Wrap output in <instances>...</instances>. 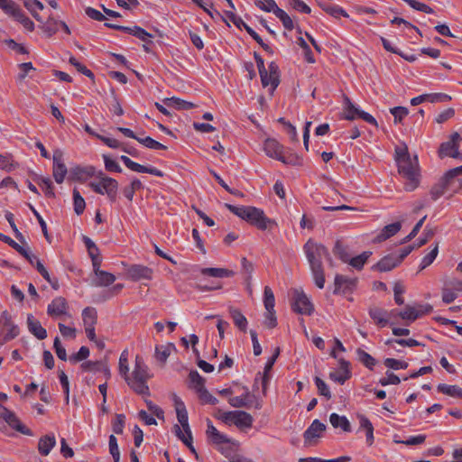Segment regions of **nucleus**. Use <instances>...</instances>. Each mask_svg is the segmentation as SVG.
<instances>
[{
    "instance_id": "1",
    "label": "nucleus",
    "mask_w": 462,
    "mask_h": 462,
    "mask_svg": "<svg viewBox=\"0 0 462 462\" xmlns=\"http://www.w3.org/2000/svg\"><path fill=\"white\" fill-rule=\"evenodd\" d=\"M395 162L398 172L404 179V189L413 191L420 184V170L416 153H411L408 146H396Z\"/></svg>"
},
{
    "instance_id": "2",
    "label": "nucleus",
    "mask_w": 462,
    "mask_h": 462,
    "mask_svg": "<svg viewBox=\"0 0 462 462\" xmlns=\"http://www.w3.org/2000/svg\"><path fill=\"white\" fill-rule=\"evenodd\" d=\"M303 251L310 264L316 286L319 289H323L326 280L322 260L329 256L328 249L323 245L310 239L304 245Z\"/></svg>"
},
{
    "instance_id": "3",
    "label": "nucleus",
    "mask_w": 462,
    "mask_h": 462,
    "mask_svg": "<svg viewBox=\"0 0 462 462\" xmlns=\"http://www.w3.org/2000/svg\"><path fill=\"white\" fill-rule=\"evenodd\" d=\"M225 207L241 219L246 221L260 230H266L276 225L274 220L267 217L263 209L252 206H234L225 204Z\"/></svg>"
},
{
    "instance_id": "4",
    "label": "nucleus",
    "mask_w": 462,
    "mask_h": 462,
    "mask_svg": "<svg viewBox=\"0 0 462 462\" xmlns=\"http://www.w3.org/2000/svg\"><path fill=\"white\" fill-rule=\"evenodd\" d=\"M206 435L208 439L226 457H229L234 454L238 447L239 442L228 438L227 435L220 432L212 423L210 420H207Z\"/></svg>"
},
{
    "instance_id": "5",
    "label": "nucleus",
    "mask_w": 462,
    "mask_h": 462,
    "mask_svg": "<svg viewBox=\"0 0 462 462\" xmlns=\"http://www.w3.org/2000/svg\"><path fill=\"white\" fill-rule=\"evenodd\" d=\"M148 379V367L143 359L136 356L134 371L131 375L128 374L125 382L136 393L149 395Z\"/></svg>"
},
{
    "instance_id": "6",
    "label": "nucleus",
    "mask_w": 462,
    "mask_h": 462,
    "mask_svg": "<svg viewBox=\"0 0 462 462\" xmlns=\"http://www.w3.org/2000/svg\"><path fill=\"white\" fill-rule=\"evenodd\" d=\"M97 181H91L89 187L92 190L100 195H106L110 202L116 200L118 182L116 180L106 176L102 171L97 175Z\"/></svg>"
},
{
    "instance_id": "7",
    "label": "nucleus",
    "mask_w": 462,
    "mask_h": 462,
    "mask_svg": "<svg viewBox=\"0 0 462 462\" xmlns=\"http://www.w3.org/2000/svg\"><path fill=\"white\" fill-rule=\"evenodd\" d=\"M258 152H263L268 157L281 161L286 164H298L300 158L295 153L284 149V146H258Z\"/></svg>"
},
{
    "instance_id": "8",
    "label": "nucleus",
    "mask_w": 462,
    "mask_h": 462,
    "mask_svg": "<svg viewBox=\"0 0 462 462\" xmlns=\"http://www.w3.org/2000/svg\"><path fill=\"white\" fill-rule=\"evenodd\" d=\"M19 328L12 321L9 312L4 310L0 314V344L14 339L19 335Z\"/></svg>"
},
{
    "instance_id": "9",
    "label": "nucleus",
    "mask_w": 462,
    "mask_h": 462,
    "mask_svg": "<svg viewBox=\"0 0 462 462\" xmlns=\"http://www.w3.org/2000/svg\"><path fill=\"white\" fill-rule=\"evenodd\" d=\"M291 308L301 315L310 316L314 312L312 302L301 289L293 290Z\"/></svg>"
},
{
    "instance_id": "10",
    "label": "nucleus",
    "mask_w": 462,
    "mask_h": 462,
    "mask_svg": "<svg viewBox=\"0 0 462 462\" xmlns=\"http://www.w3.org/2000/svg\"><path fill=\"white\" fill-rule=\"evenodd\" d=\"M0 418L5 420L11 428L17 430L18 432L32 436V432L30 429L23 425L20 420L17 418L14 412L8 410L6 407L0 404Z\"/></svg>"
},
{
    "instance_id": "11",
    "label": "nucleus",
    "mask_w": 462,
    "mask_h": 462,
    "mask_svg": "<svg viewBox=\"0 0 462 462\" xmlns=\"http://www.w3.org/2000/svg\"><path fill=\"white\" fill-rule=\"evenodd\" d=\"M260 78L262 85L264 88L270 87L271 94H273L280 83L278 65L275 62H271L267 70L260 73Z\"/></svg>"
},
{
    "instance_id": "12",
    "label": "nucleus",
    "mask_w": 462,
    "mask_h": 462,
    "mask_svg": "<svg viewBox=\"0 0 462 462\" xmlns=\"http://www.w3.org/2000/svg\"><path fill=\"white\" fill-rule=\"evenodd\" d=\"M326 429V424L322 423L318 419L314 420L303 433L305 445L312 446L316 444L318 439L322 436Z\"/></svg>"
},
{
    "instance_id": "13",
    "label": "nucleus",
    "mask_w": 462,
    "mask_h": 462,
    "mask_svg": "<svg viewBox=\"0 0 462 462\" xmlns=\"http://www.w3.org/2000/svg\"><path fill=\"white\" fill-rule=\"evenodd\" d=\"M431 310L432 307L429 304L419 305L418 307L407 305L404 310L398 313V316L401 319L407 320L409 322L408 324H410L411 322H413L421 317L423 314L429 313Z\"/></svg>"
},
{
    "instance_id": "14",
    "label": "nucleus",
    "mask_w": 462,
    "mask_h": 462,
    "mask_svg": "<svg viewBox=\"0 0 462 462\" xmlns=\"http://www.w3.org/2000/svg\"><path fill=\"white\" fill-rule=\"evenodd\" d=\"M254 402H255V409L262 408L261 402L257 401L255 396L252 394L248 389H246L242 395L234 396L228 399V403L234 408H250Z\"/></svg>"
},
{
    "instance_id": "15",
    "label": "nucleus",
    "mask_w": 462,
    "mask_h": 462,
    "mask_svg": "<svg viewBox=\"0 0 462 462\" xmlns=\"http://www.w3.org/2000/svg\"><path fill=\"white\" fill-rule=\"evenodd\" d=\"M338 369L337 371L331 372L329 374V377L331 380L344 384L346 380H348L351 375L350 370V363L344 358H338Z\"/></svg>"
},
{
    "instance_id": "16",
    "label": "nucleus",
    "mask_w": 462,
    "mask_h": 462,
    "mask_svg": "<svg viewBox=\"0 0 462 462\" xmlns=\"http://www.w3.org/2000/svg\"><path fill=\"white\" fill-rule=\"evenodd\" d=\"M67 172L68 170L63 162L62 152L56 149L53 152V177L56 182L62 183Z\"/></svg>"
},
{
    "instance_id": "17",
    "label": "nucleus",
    "mask_w": 462,
    "mask_h": 462,
    "mask_svg": "<svg viewBox=\"0 0 462 462\" xmlns=\"http://www.w3.org/2000/svg\"><path fill=\"white\" fill-rule=\"evenodd\" d=\"M69 175L73 180L85 182L96 175V168L91 165H77L70 169Z\"/></svg>"
},
{
    "instance_id": "18",
    "label": "nucleus",
    "mask_w": 462,
    "mask_h": 462,
    "mask_svg": "<svg viewBox=\"0 0 462 462\" xmlns=\"http://www.w3.org/2000/svg\"><path fill=\"white\" fill-rule=\"evenodd\" d=\"M335 294H346L352 292L356 285V280L346 276L337 274L335 277Z\"/></svg>"
},
{
    "instance_id": "19",
    "label": "nucleus",
    "mask_w": 462,
    "mask_h": 462,
    "mask_svg": "<svg viewBox=\"0 0 462 462\" xmlns=\"http://www.w3.org/2000/svg\"><path fill=\"white\" fill-rule=\"evenodd\" d=\"M153 271L152 269L141 265V264H134L129 267L127 271L128 277L134 282H139L142 280H152Z\"/></svg>"
},
{
    "instance_id": "20",
    "label": "nucleus",
    "mask_w": 462,
    "mask_h": 462,
    "mask_svg": "<svg viewBox=\"0 0 462 462\" xmlns=\"http://www.w3.org/2000/svg\"><path fill=\"white\" fill-rule=\"evenodd\" d=\"M68 303L65 298L56 297L48 305L47 313L52 318H58L67 314Z\"/></svg>"
},
{
    "instance_id": "21",
    "label": "nucleus",
    "mask_w": 462,
    "mask_h": 462,
    "mask_svg": "<svg viewBox=\"0 0 462 462\" xmlns=\"http://www.w3.org/2000/svg\"><path fill=\"white\" fill-rule=\"evenodd\" d=\"M174 405L178 421L181 425L184 432L189 433V416L184 402L178 396H174Z\"/></svg>"
},
{
    "instance_id": "22",
    "label": "nucleus",
    "mask_w": 462,
    "mask_h": 462,
    "mask_svg": "<svg viewBox=\"0 0 462 462\" xmlns=\"http://www.w3.org/2000/svg\"><path fill=\"white\" fill-rule=\"evenodd\" d=\"M398 260L395 253L390 254L383 257L373 268L380 272H389L400 264Z\"/></svg>"
},
{
    "instance_id": "23",
    "label": "nucleus",
    "mask_w": 462,
    "mask_h": 462,
    "mask_svg": "<svg viewBox=\"0 0 462 462\" xmlns=\"http://www.w3.org/2000/svg\"><path fill=\"white\" fill-rule=\"evenodd\" d=\"M27 325L29 331L38 339H44L47 337L46 329L41 325L32 314L27 316Z\"/></svg>"
},
{
    "instance_id": "24",
    "label": "nucleus",
    "mask_w": 462,
    "mask_h": 462,
    "mask_svg": "<svg viewBox=\"0 0 462 462\" xmlns=\"http://www.w3.org/2000/svg\"><path fill=\"white\" fill-rule=\"evenodd\" d=\"M452 180L449 178H447V174L445 173L438 183H436L430 189V196L433 200H437L439 199L447 190L448 186L451 184Z\"/></svg>"
},
{
    "instance_id": "25",
    "label": "nucleus",
    "mask_w": 462,
    "mask_h": 462,
    "mask_svg": "<svg viewBox=\"0 0 462 462\" xmlns=\"http://www.w3.org/2000/svg\"><path fill=\"white\" fill-rule=\"evenodd\" d=\"M56 445V439L53 434L42 437L39 439L38 450L42 456H48Z\"/></svg>"
},
{
    "instance_id": "26",
    "label": "nucleus",
    "mask_w": 462,
    "mask_h": 462,
    "mask_svg": "<svg viewBox=\"0 0 462 462\" xmlns=\"http://www.w3.org/2000/svg\"><path fill=\"white\" fill-rule=\"evenodd\" d=\"M0 240L9 245L14 250H16L20 254H22L24 258H26L32 264L33 263V260L36 258L30 254L29 251L23 246L17 244L14 240H13L10 236H7L2 233H0Z\"/></svg>"
},
{
    "instance_id": "27",
    "label": "nucleus",
    "mask_w": 462,
    "mask_h": 462,
    "mask_svg": "<svg viewBox=\"0 0 462 462\" xmlns=\"http://www.w3.org/2000/svg\"><path fill=\"white\" fill-rule=\"evenodd\" d=\"M402 227L401 222H394L385 226L381 232L376 236V242H383L387 240L388 238L396 235Z\"/></svg>"
},
{
    "instance_id": "28",
    "label": "nucleus",
    "mask_w": 462,
    "mask_h": 462,
    "mask_svg": "<svg viewBox=\"0 0 462 462\" xmlns=\"http://www.w3.org/2000/svg\"><path fill=\"white\" fill-rule=\"evenodd\" d=\"M438 154L440 159L452 158L462 162V151L459 146H439Z\"/></svg>"
},
{
    "instance_id": "29",
    "label": "nucleus",
    "mask_w": 462,
    "mask_h": 462,
    "mask_svg": "<svg viewBox=\"0 0 462 462\" xmlns=\"http://www.w3.org/2000/svg\"><path fill=\"white\" fill-rule=\"evenodd\" d=\"M279 355H280V348H276L274 353L273 354V356L267 360V362L265 364L264 371H263V378H262V386H263V393L266 392L267 384L270 380L269 374L272 371Z\"/></svg>"
},
{
    "instance_id": "30",
    "label": "nucleus",
    "mask_w": 462,
    "mask_h": 462,
    "mask_svg": "<svg viewBox=\"0 0 462 462\" xmlns=\"http://www.w3.org/2000/svg\"><path fill=\"white\" fill-rule=\"evenodd\" d=\"M359 429L365 431L366 443L368 446L373 445L374 441V426L370 420L365 415H358Z\"/></svg>"
},
{
    "instance_id": "31",
    "label": "nucleus",
    "mask_w": 462,
    "mask_h": 462,
    "mask_svg": "<svg viewBox=\"0 0 462 462\" xmlns=\"http://www.w3.org/2000/svg\"><path fill=\"white\" fill-rule=\"evenodd\" d=\"M329 422L335 429H341L344 432L351 431L350 422L346 416L333 412L329 416Z\"/></svg>"
},
{
    "instance_id": "32",
    "label": "nucleus",
    "mask_w": 462,
    "mask_h": 462,
    "mask_svg": "<svg viewBox=\"0 0 462 462\" xmlns=\"http://www.w3.org/2000/svg\"><path fill=\"white\" fill-rule=\"evenodd\" d=\"M201 273L206 276L216 278H227L233 277L235 275V272H233L232 270L215 267L203 268L201 270Z\"/></svg>"
},
{
    "instance_id": "33",
    "label": "nucleus",
    "mask_w": 462,
    "mask_h": 462,
    "mask_svg": "<svg viewBox=\"0 0 462 462\" xmlns=\"http://www.w3.org/2000/svg\"><path fill=\"white\" fill-rule=\"evenodd\" d=\"M229 314L233 319L234 324L243 332L247 329V319L245 315L238 310L233 307L229 308Z\"/></svg>"
},
{
    "instance_id": "34",
    "label": "nucleus",
    "mask_w": 462,
    "mask_h": 462,
    "mask_svg": "<svg viewBox=\"0 0 462 462\" xmlns=\"http://www.w3.org/2000/svg\"><path fill=\"white\" fill-rule=\"evenodd\" d=\"M371 319L381 328H384L388 324L386 310L374 307L369 310Z\"/></svg>"
},
{
    "instance_id": "35",
    "label": "nucleus",
    "mask_w": 462,
    "mask_h": 462,
    "mask_svg": "<svg viewBox=\"0 0 462 462\" xmlns=\"http://www.w3.org/2000/svg\"><path fill=\"white\" fill-rule=\"evenodd\" d=\"M319 5L328 14H329L335 18H339L340 16L347 18L349 16L348 14L346 13V11L339 5H330V4H327V3H319Z\"/></svg>"
},
{
    "instance_id": "36",
    "label": "nucleus",
    "mask_w": 462,
    "mask_h": 462,
    "mask_svg": "<svg viewBox=\"0 0 462 462\" xmlns=\"http://www.w3.org/2000/svg\"><path fill=\"white\" fill-rule=\"evenodd\" d=\"M23 5L38 22H42V18L39 14V11L44 8L42 2L39 0H23Z\"/></svg>"
},
{
    "instance_id": "37",
    "label": "nucleus",
    "mask_w": 462,
    "mask_h": 462,
    "mask_svg": "<svg viewBox=\"0 0 462 462\" xmlns=\"http://www.w3.org/2000/svg\"><path fill=\"white\" fill-rule=\"evenodd\" d=\"M234 425L239 429H250L253 426L254 419L251 414L244 411H238Z\"/></svg>"
},
{
    "instance_id": "38",
    "label": "nucleus",
    "mask_w": 462,
    "mask_h": 462,
    "mask_svg": "<svg viewBox=\"0 0 462 462\" xmlns=\"http://www.w3.org/2000/svg\"><path fill=\"white\" fill-rule=\"evenodd\" d=\"M344 113L345 117L348 120L357 119L361 110L356 106L347 97L344 98Z\"/></svg>"
},
{
    "instance_id": "39",
    "label": "nucleus",
    "mask_w": 462,
    "mask_h": 462,
    "mask_svg": "<svg viewBox=\"0 0 462 462\" xmlns=\"http://www.w3.org/2000/svg\"><path fill=\"white\" fill-rule=\"evenodd\" d=\"M60 22L55 18L49 16L46 22H40L42 23L41 28L47 36L55 34L60 28Z\"/></svg>"
},
{
    "instance_id": "40",
    "label": "nucleus",
    "mask_w": 462,
    "mask_h": 462,
    "mask_svg": "<svg viewBox=\"0 0 462 462\" xmlns=\"http://www.w3.org/2000/svg\"><path fill=\"white\" fill-rule=\"evenodd\" d=\"M438 391L443 394L456 397V398H462V388H460L457 385H450L446 383H439L438 385Z\"/></svg>"
},
{
    "instance_id": "41",
    "label": "nucleus",
    "mask_w": 462,
    "mask_h": 462,
    "mask_svg": "<svg viewBox=\"0 0 462 462\" xmlns=\"http://www.w3.org/2000/svg\"><path fill=\"white\" fill-rule=\"evenodd\" d=\"M175 348L173 344L159 345L155 347V357L158 361L165 363L171 351Z\"/></svg>"
},
{
    "instance_id": "42",
    "label": "nucleus",
    "mask_w": 462,
    "mask_h": 462,
    "mask_svg": "<svg viewBox=\"0 0 462 462\" xmlns=\"http://www.w3.org/2000/svg\"><path fill=\"white\" fill-rule=\"evenodd\" d=\"M357 359L369 370H373L376 365V360L367 352L361 348L356 349Z\"/></svg>"
},
{
    "instance_id": "43",
    "label": "nucleus",
    "mask_w": 462,
    "mask_h": 462,
    "mask_svg": "<svg viewBox=\"0 0 462 462\" xmlns=\"http://www.w3.org/2000/svg\"><path fill=\"white\" fill-rule=\"evenodd\" d=\"M96 276L98 278L97 285L108 286L116 281V276L110 273L100 270V267L93 269Z\"/></svg>"
},
{
    "instance_id": "44",
    "label": "nucleus",
    "mask_w": 462,
    "mask_h": 462,
    "mask_svg": "<svg viewBox=\"0 0 462 462\" xmlns=\"http://www.w3.org/2000/svg\"><path fill=\"white\" fill-rule=\"evenodd\" d=\"M165 103L178 110H189L195 106V105L191 102L185 101L179 97H171L165 100Z\"/></svg>"
},
{
    "instance_id": "45",
    "label": "nucleus",
    "mask_w": 462,
    "mask_h": 462,
    "mask_svg": "<svg viewBox=\"0 0 462 462\" xmlns=\"http://www.w3.org/2000/svg\"><path fill=\"white\" fill-rule=\"evenodd\" d=\"M371 254H372V253L370 251H365L362 254H360L359 255L355 256V257H351V255H350L347 263L352 267H354L357 270H361L364 267L366 261L368 260V258L371 256Z\"/></svg>"
},
{
    "instance_id": "46",
    "label": "nucleus",
    "mask_w": 462,
    "mask_h": 462,
    "mask_svg": "<svg viewBox=\"0 0 462 462\" xmlns=\"http://www.w3.org/2000/svg\"><path fill=\"white\" fill-rule=\"evenodd\" d=\"M105 168L110 172H121L122 169L117 162V157L112 154H103Z\"/></svg>"
},
{
    "instance_id": "47",
    "label": "nucleus",
    "mask_w": 462,
    "mask_h": 462,
    "mask_svg": "<svg viewBox=\"0 0 462 462\" xmlns=\"http://www.w3.org/2000/svg\"><path fill=\"white\" fill-rule=\"evenodd\" d=\"M105 362L104 360H98V361H86L81 364L80 367L82 371L84 372H89V373H100L101 369H105Z\"/></svg>"
},
{
    "instance_id": "48",
    "label": "nucleus",
    "mask_w": 462,
    "mask_h": 462,
    "mask_svg": "<svg viewBox=\"0 0 462 462\" xmlns=\"http://www.w3.org/2000/svg\"><path fill=\"white\" fill-rule=\"evenodd\" d=\"M84 326H95L97 319V313L95 308L87 307L82 310Z\"/></svg>"
},
{
    "instance_id": "49",
    "label": "nucleus",
    "mask_w": 462,
    "mask_h": 462,
    "mask_svg": "<svg viewBox=\"0 0 462 462\" xmlns=\"http://www.w3.org/2000/svg\"><path fill=\"white\" fill-rule=\"evenodd\" d=\"M189 386L197 392L205 387V379L199 374L198 371H191L189 374Z\"/></svg>"
},
{
    "instance_id": "50",
    "label": "nucleus",
    "mask_w": 462,
    "mask_h": 462,
    "mask_svg": "<svg viewBox=\"0 0 462 462\" xmlns=\"http://www.w3.org/2000/svg\"><path fill=\"white\" fill-rule=\"evenodd\" d=\"M333 254L344 263H347L349 260L350 254L347 247L339 240L335 243Z\"/></svg>"
},
{
    "instance_id": "51",
    "label": "nucleus",
    "mask_w": 462,
    "mask_h": 462,
    "mask_svg": "<svg viewBox=\"0 0 462 462\" xmlns=\"http://www.w3.org/2000/svg\"><path fill=\"white\" fill-rule=\"evenodd\" d=\"M18 167V163L13 158L12 154H2L0 153V169L11 171Z\"/></svg>"
},
{
    "instance_id": "52",
    "label": "nucleus",
    "mask_w": 462,
    "mask_h": 462,
    "mask_svg": "<svg viewBox=\"0 0 462 462\" xmlns=\"http://www.w3.org/2000/svg\"><path fill=\"white\" fill-rule=\"evenodd\" d=\"M13 18L19 22L25 30L29 32H32L34 30L33 22L23 14L21 8L16 12Z\"/></svg>"
},
{
    "instance_id": "53",
    "label": "nucleus",
    "mask_w": 462,
    "mask_h": 462,
    "mask_svg": "<svg viewBox=\"0 0 462 462\" xmlns=\"http://www.w3.org/2000/svg\"><path fill=\"white\" fill-rule=\"evenodd\" d=\"M438 254H439V245L436 244L434 245V247L430 250V252L428 253L421 259V262L420 264V270L421 271V270L425 269L426 267L430 266L434 262L436 257L438 256Z\"/></svg>"
},
{
    "instance_id": "54",
    "label": "nucleus",
    "mask_w": 462,
    "mask_h": 462,
    "mask_svg": "<svg viewBox=\"0 0 462 462\" xmlns=\"http://www.w3.org/2000/svg\"><path fill=\"white\" fill-rule=\"evenodd\" d=\"M255 5L263 11L273 13L274 15L276 14V10H280L274 0H256Z\"/></svg>"
},
{
    "instance_id": "55",
    "label": "nucleus",
    "mask_w": 462,
    "mask_h": 462,
    "mask_svg": "<svg viewBox=\"0 0 462 462\" xmlns=\"http://www.w3.org/2000/svg\"><path fill=\"white\" fill-rule=\"evenodd\" d=\"M129 373L128 350H124L119 357V374L126 380Z\"/></svg>"
},
{
    "instance_id": "56",
    "label": "nucleus",
    "mask_w": 462,
    "mask_h": 462,
    "mask_svg": "<svg viewBox=\"0 0 462 462\" xmlns=\"http://www.w3.org/2000/svg\"><path fill=\"white\" fill-rule=\"evenodd\" d=\"M73 204H74V211L79 216L81 215L86 208V202L80 193L77 190H73Z\"/></svg>"
},
{
    "instance_id": "57",
    "label": "nucleus",
    "mask_w": 462,
    "mask_h": 462,
    "mask_svg": "<svg viewBox=\"0 0 462 462\" xmlns=\"http://www.w3.org/2000/svg\"><path fill=\"white\" fill-rule=\"evenodd\" d=\"M390 113L393 116L394 124H402V120L408 116L409 110L404 106H394L390 108Z\"/></svg>"
},
{
    "instance_id": "58",
    "label": "nucleus",
    "mask_w": 462,
    "mask_h": 462,
    "mask_svg": "<svg viewBox=\"0 0 462 462\" xmlns=\"http://www.w3.org/2000/svg\"><path fill=\"white\" fill-rule=\"evenodd\" d=\"M275 16L282 23L285 29L292 31L294 29V23L290 15L282 9L276 10Z\"/></svg>"
},
{
    "instance_id": "59",
    "label": "nucleus",
    "mask_w": 462,
    "mask_h": 462,
    "mask_svg": "<svg viewBox=\"0 0 462 462\" xmlns=\"http://www.w3.org/2000/svg\"><path fill=\"white\" fill-rule=\"evenodd\" d=\"M263 304L266 310H274L275 298L272 289L269 286L264 287L263 291Z\"/></svg>"
},
{
    "instance_id": "60",
    "label": "nucleus",
    "mask_w": 462,
    "mask_h": 462,
    "mask_svg": "<svg viewBox=\"0 0 462 462\" xmlns=\"http://www.w3.org/2000/svg\"><path fill=\"white\" fill-rule=\"evenodd\" d=\"M0 8L8 15L14 17L20 7L13 0H0Z\"/></svg>"
},
{
    "instance_id": "61",
    "label": "nucleus",
    "mask_w": 462,
    "mask_h": 462,
    "mask_svg": "<svg viewBox=\"0 0 462 462\" xmlns=\"http://www.w3.org/2000/svg\"><path fill=\"white\" fill-rule=\"evenodd\" d=\"M119 158L124 162V164L131 171L139 172V173H144L146 166L139 164V163L132 161L130 158H128L125 155H121Z\"/></svg>"
},
{
    "instance_id": "62",
    "label": "nucleus",
    "mask_w": 462,
    "mask_h": 462,
    "mask_svg": "<svg viewBox=\"0 0 462 462\" xmlns=\"http://www.w3.org/2000/svg\"><path fill=\"white\" fill-rule=\"evenodd\" d=\"M442 300L445 304L452 303L458 296V294L453 291L449 286H448L445 282L442 288Z\"/></svg>"
},
{
    "instance_id": "63",
    "label": "nucleus",
    "mask_w": 462,
    "mask_h": 462,
    "mask_svg": "<svg viewBox=\"0 0 462 462\" xmlns=\"http://www.w3.org/2000/svg\"><path fill=\"white\" fill-rule=\"evenodd\" d=\"M197 394L199 398V400L203 402V403H206V404H211V405H215L218 402V400L213 396L207 389L206 387H204L203 389L201 390H199V392H197Z\"/></svg>"
},
{
    "instance_id": "64",
    "label": "nucleus",
    "mask_w": 462,
    "mask_h": 462,
    "mask_svg": "<svg viewBox=\"0 0 462 462\" xmlns=\"http://www.w3.org/2000/svg\"><path fill=\"white\" fill-rule=\"evenodd\" d=\"M314 382L316 387L318 389L319 394L326 397L328 400L331 398V392L328 384L319 377L316 376L314 378Z\"/></svg>"
}]
</instances>
